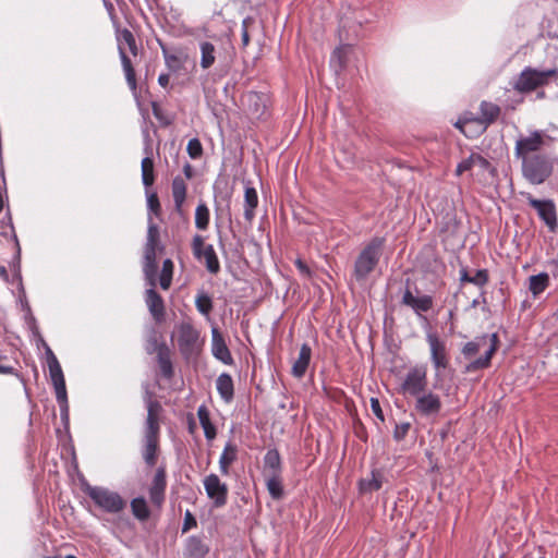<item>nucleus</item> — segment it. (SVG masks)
<instances>
[{"instance_id": "1", "label": "nucleus", "mask_w": 558, "mask_h": 558, "mask_svg": "<svg viewBox=\"0 0 558 558\" xmlns=\"http://www.w3.org/2000/svg\"><path fill=\"white\" fill-rule=\"evenodd\" d=\"M499 345L497 333L484 335L472 341L466 342L462 348V354L465 359H472L475 354L483 352L478 359L471 361L465 366V372L472 373L485 369L490 365V361Z\"/></svg>"}, {"instance_id": "2", "label": "nucleus", "mask_w": 558, "mask_h": 558, "mask_svg": "<svg viewBox=\"0 0 558 558\" xmlns=\"http://www.w3.org/2000/svg\"><path fill=\"white\" fill-rule=\"evenodd\" d=\"M161 407L157 401L147 402V418L145 429V445L143 458L147 465L153 466L157 460L159 422L158 414Z\"/></svg>"}, {"instance_id": "3", "label": "nucleus", "mask_w": 558, "mask_h": 558, "mask_svg": "<svg viewBox=\"0 0 558 558\" xmlns=\"http://www.w3.org/2000/svg\"><path fill=\"white\" fill-rule=\"evenodd\" d=\"M40 342L45 348L46 360L49 368V376L56 391V398L60 407L61 416L64 420L68 418L69 415V404L64 375L61 365L57 356L50 349V347L45 342L43 338H40Z\"/></svg>"}, {"instance_id": "4", "label": "nucleus", "mask_w": 558, "mask_h": 558, "mask_svg": "<svg viewBox=\"0 0 558 558\" xmlns=\"http://www.w3.org/2000/svg\"><path fill=\"white\" fill-rule=\"evenodd\" d=\"M162 250L159 245V229L156 223L148 217L147 239L144 250L143 271L148 286L157 284V251Z\"/></svg>"}, {"instance_id": "5", "label": "nucleus", "mask_w": 558, "mask_h": 558, "mask_svg": "<svg viewBox=\"0 0 558 558\" xmlns=\"http://www.w3.org/2000/svg\"><path fill=\"white\" fill-rule=\"evenodd\" d=\"M384 242L381 238H374L361 251L354 263L353 276L356 281H365L368 275L375 269L381 255Z\"/></svg>"}, {"instance_id": "6", "label": "nucleus", "mask_w": 558, "mask_h": 558, "mask_svg": "<svg viewBox=\"0 0 558 558\" xmlns=\"http://www.w3.org/2000/svg\"><path fill=\"white\" fill-rule=\"evenodd\" d=\"M521 170L525 180L539 185L553 174L554 167L547 156L535 154L521 160Z\"/></svg>"}, {"instance_id": "7", "label": "nucleus", "mask_w": 558, "mask_h": 558, "mask_svg": "<svg viewBox=\"0 0 558 558\" xmlns=\"http://www.w3.org/2000/svg\"><path fill=\"white\" fill-rule=\"evenodd\" d=\"M549 136L543 130H533L529 134H520L514 145V157L517 159H524L532 157V155L539 154L546 145V140Z\"/></svg>"}, {"instance_id": "8", "label": "nucleus", "mask_w": 558, "mask_h": 558, "mask_svg": "<svg viewBox=\"0 0 558 558\" xmlns=\"http://www.w3.org/2000/svg\"><path fill=\"white\" fill-rule=\"evenodd\" d=\"M87 496L100 509L108 513H118L125 508L124 499L116 492L100 486H87Z\"/></svg>"}, {"instance_id": "9", "label": "nucleus", "mask_w": 558, "mask_h": 558, "mask_svg": "<svg viewBox=\"0 0 558 558\" xmlns=\"http://www.w3.org/2000/svg\"><path fill=\"white\" fill-rule=\"evenodd\" d=\"M555 69L539 71L533 68H525L518 76L514 83V89L520 93H530L535 90L537 87L545 85L548 78L556 74Z\"/></svg>"}, {"instance_id": "10", "label": "nucleus", "mask_w": 558, "mask_h": 558, "mask_svg": "<svg viewBox=\"0 0 558 558\" xmlns=\"http://www.w3.org/2000/svg\"><path fill=\"white\" fill-rule=\"evenodd\" d=\"M427 387V367L424 364H417L411 367L404 376L401 385L403 395L416 397L424 392Z\"/></svg>"}, {"instance_id": "11", "label": "nucleus", "mask_w": 558, "mask_h": 558, "mask_svg": "<svg viewBox=\"0 0 558 558\" xmlns=\"http://www.w3.org/2000/svg\"><path fill=\"white\" fill-rule=\"evenodd\" d=\"M426 341L429 345L430 361L436 371V377H439L441 375V371L446 369L449 365L446 343L433 332L427 333Z\"/></svg>"}, {"instance_id": "12", "label": "nucleus", "mask_w": 558, "mask_h": 558, "mask_svg": "<svg viewBox=\"0 0 558 558\" xmlns=\"http://www.w3.org/2000/svg\"><path fill=\"white\" fill-rule=\"evenodd\" d=\"M193 254L196 258H204L206 268L211 274H217L220 270V264L214 246L205 244L204 238L199 234L194 235L192 241Z\"/></svg>"}, {"instance_id": "13", "label": "nucleus", "mask_w": 558, "mask_h": 558, "mask_svg": "<svg viewBox=\"0 0 558 558\" xmlns=\"http://www.w3.org/2000/svg\"><path fill=\"white\" fill-rule=\"evenodd\" d=\"M203 484L208 498L214 501L216 507H222L227 504L228 486L220 481L217 474L207 475Z\"/></svg>"}, {"instance_id": "14", "label": "nucleus", "mask_w": 558, "mask_h": 558, "mask_svg": "<svg viewBox=\"0 0 558 558\" xmlns=\"http://www.w3.org/2000/svg\"><path fill=\"white\" fill-rule=\"evenodd\" d=\"M198 337V331L190 323L179 325L178 345L183 355L190 356L196 352Z\"/></svg>"}, {"instance_id": "15", "label": "nucleus", "mask_w": 558, "mask_h": 558, "mask_svg": "<svg viewBox=\"0 0 558 558\" xmlns=\"http://www.w3.org/2000/svg\"><path fill=\"white\" fill-rule=\"evenodd\" d=\"M527 202L529 205L537 211L538 217L545 222L549 230L555 231L558 223L554 202L550 199H536L531 195L527 196Z\"/></svg>"}, {"instance_id": "16", "label": "nucleus", "mask_w": 558, "mask_h": 558, "mask_svg": "<svg viewBox=\"0 0 558 558\" xmlns=\"http://www.w3.org/2000/svg\"><path fill=\"white\" fill-rule=\"evenodd\" d=\"M415 410L422 416H436L441 411V399L433 391H424L415 397Z\"/></svg>"}, {"instance_id": "17", "label": "nucleus", "mask_w": 558, "mask_h": 558, "mask_svg": "<svg viewBox=\"0 0 558 558\" xmlns=\"http://www.w3.org/2000/svg\"><path fill=\"white\" fill-rule=\"evenodd\" d=\"M167 487L166 471L163 468L157 469L149 488L150 501L160 507L165 500V492Z\"/></svg>"}, {"instance_id": "18", "label": "nucleus", "mask_w": 558, "mask_h": 558, "mask_svg": "<svg viewBox=\"0 0 558 558\" xmlns=\"http://www.w3.org/2000/svg\"><path fill=\"white\" fill-rule=\"evenodd\" d=\"M145 292V302L149 313L156 322H161L165 317V304L162 298L156 292V286H148Z\"/></svg>"}, {"instance_id": "19", "label": "nucleus", "mask_w": 558, "mask_h": 558, "mask_svg": "<svg viewBox=\"0 0 558 558\" xmlns=\"http://www.w3.org/2000/svg\"><path fill=\"white\" fill-rule=\"evenodd\" d=\"M402 304L411 307L417 315L428 312L433 306V298L430 295L414 296L407 289L402 295Z\"/></svg>"}, {"instance_id": "20", "label": "nucleus", "mask_w": 558, "mask_h": 558, "mask_svg": "<svg viewBox=\"0 0 558 558\" xmlns=\"http://www.w3.org/2000/svg\"><path fill=\"white\" fill-rule=\"evenodd\" d=\"M211 350H213L214 356L216 359H218L219 361H221L222 363H225V364L233 363L232 355H231L223 338L216 329L213 330V349Z\"/></svg>"}, {"instance_id": "21", "label": "nucleus", "mask_w": 558, "mask_h": 558, "mask_svg": "<svg viewBox=\"0 0 558 558\" xmlns=\"http://www.w3.org/2000/svg\"><path fill=\"white\" fill-rule=\"evenodd\" d=\"M312 356V349L307 343L302 344L299 356L292 366V375L295 378H302L308 367L310 361Z\"/></svg>"}, {"instance_id": "22", "label": "nucleus", "mask_w": 558, "mask_h": 558, "mask_svg": "<svg viewBox=\"0 0 558 558\" xmlns=\"http://www.w3.org/2000/svg\"><path fill=\"white\" fill-rule=\"evenodd\" d=\"M208 551L209 547L199 537L190 536L185 544L184 557L205 558Z\"/></svg>"}, {"instance_id": "23", "label": "nucleus", "mask_w": 558, "mask_h": 558, "mask_svg": "<svg viewBox=\"0 0 558 558\" xmlns=\"http://www.w3.org/2000/svg\"><path fill=\"white\" fill-rule=\"evenodd\" d=\"M145 154H146V157L143 158V160H142L141 170H142L143 184L147 189V187L151 186L155 181L154 161L150 157L151 147L148 142L145 145Z\"/></svg>"}, {"instance_id": "24", "label": "nucleus", "mask_w": 558, "mask_h": 558, "mask_svg": "<svg viewBox=\"0 0 558 558\" xmlns=\"http://www.w3.org/2000/svg\"><path fill=\"white\" fill-rule=\"evenodd\" d=\"M258 205V195L253 186H245L244 191V219L252 222L255 218V209Z\"/></svg>"}, {"instance_id": "25", "label": "nucleus", "mask_w": 558, "mask_h": 558, "mask_svg": "<svg viewBox=\"0 0 558 558\" xmlns=\"http://www.w3.org/2000/svg\"><path fill=\"white\" fill-rule=\"evenodd\" d=\"M238 458V447L233 442L229 441L223 448V451L219 458V469L221 474L228 475L230 465Z\"/></svg>"}, {"instance_id": "26", "label": "nucleus", "mask_w": 558, "mask_h": 558, "mask_svg": "<svg viewBox=\"0 0 558 558\" xmlns=\"http://www.w3.org/2000/svg\"><path fill=\"white\" fill-rule=\"evenodd\" d=\"M280 475L281 459L279 452L275 449L268 450L264 457V475Z\"/></svg>"}, {"instance_id": "27", "label": "nucleus", "mask_w": 558, "mask_h": 558, "mask_svg": "<svg viewBox=\"0 0 558 558\" xmlns=\"http://www.w3.org/2000/svg\"><path fill=\"white\" fill-rule=\"evenodd\" d=\"M216 387H217V390H218L220 397L226 402H230L233 399V395H234L233 380L229 374L222 373L221 375H219L216 380Z\"/></svg>"}, {"instance_id": "28", "label": "nucleus", "mask_w": 558, "mask_h": 558, "mask_svg": "<svg viewBox=\"0 0 558 558\" xmlns=\"http://www.w3.org/2000/svg\"><path fill=\"white\" fill-rule=\"evenodd\" d=\"M172 196L178 213L182 211V206L186 197V184L181 177H175L172 180Z\"/></svg>"}, {"instance_id": "29", "label": "nucleus", "mask_w": 558, "mask_h": 558, "mask_svg": "<svg viewBox=\"0 0 558 558\" xmlns=\"http://www.w3.org/2000/svg\"><path fill=\"white\" fill-rule=\"evenodd\" d=\"M480 111V122L484 125V128L493 123L500 114V108L497 105L488 101H483L481 104Z\"/></svg>"}, {"instance_id": "30", "label": "nucleus", "mask_w": 558, "mask_h": 558, "mask_svg": "<svg viewBox=\"0 0 558 558\" xmlns=\"http://www.w3.org/2000/svg\"><path fill=\"white\" fill-rule=\"evenodd\" d=\"M119 48V54L122 63V68L125 74V78L128 82V85L131 89H136V77H135V71L133 69L132 62L130 58L125 53V49L122 47V45H118Z\"/></svg>"}, {"instance_id": "31", "label": "nucleus", "mask_w": 558, "mask_h": 558, "mask_svg": "<svg viewBox=\"0 0 558 558\" xmlns=\"http://www.w3.org/2000/svg\"><path fill=\"white\" fill-rule=\"evenodd\" d=\"M548 286L549 276L546 272H541L529 278V290L534 296L543 293Z\"/></svg>"}, {"instance_id": "32", "label": "nucleus", "mask_w": 558, "mask_h": 558, "mask_svg": "<svg viewBox=\"0 0 558 558\" xmlns=\"http://www.w3.org/2000/svg\"><path fill=\"white\" fill-rule=\"evenodd\" d=\"M160 47H161V50H162V54H163L167 68L170 71H172V72L181 71L183 65H184V62L186 60V56L183 57V56H179V54H175V53H171L167 49V47L165 45H162V44H160Z\"/></svg>"}, {"instance_id": "33", "label": "nucleus", "mask_w": 558, "mask_h": 558, "mask_svg": "<svg viewBox=\"0 0 558 558\" xmlns=\"http://www.w3.org/2000/svg\"><path fill=\"white\" fill-rule=\"evenodd\" d=\"M201 49V66L204 70L209 69L216 60V48L211 43L202 41L199 44Z\"/></svg>"}, {"instance_id": "34", "label": "nucleus", "mask_w": 558, "mask_h": 558, "mask_svg": "<svg viewBox=\"0 0 558 558\" xmlns=\"http://www.w3.org/2000/svg\"><path fill=\"white\" fill-rule=\"evenodd\" d=\"M266 477V486L269 492V495L272 499L279 500L283 496V486H282V478L280 475H267Z\"/></svg>"}, {"instance_id": "35", "label": "nucleus", "mask_w": 558, "mask_h": 558, "mask_svg": "<svg viewBox=\"0 0 558 558\" xmlns=\"http://www.w3.org/2000/svg\"><path fill=\"white\" fill-rule=\"evenodd\" d=\"M384 483V476L379 471H372L369 480H362L360 482V489L362 493H371L379 490Z\"/></svg>"}, {"instance_id": "36", "label": "nucleus", "mask_w": 558, "mask_h": 558, "mask_svg": "<svg viewBox=\"0 0 558 558\" xmlns=\"http://www.w3.org/2000/svg\"><path fill=\"white\" fill-rule=\"evenodd\" d=\"M197 416L204 429L205 437L207 439H213L216 436V428L210 422L209 413L206 407L202 405L198 408Z\"/></svg>"}, {"instance_id": "37", "label": "nucleus", "mask_w": 558, "mask_h": 558, "mask_svg": "<svg viewBox=\"0 0 558 558\" xmlns=\"http://www.w3.org/2000/svg\"><path fill=\"white\" fill-rule=\"evenodd\" d=\"M131 510L133 515L141 521L147 520L150 515L147 502L143 497L134 498L131 501Z\"/></svg>"}, {"instance_id": "38", "label": "nucleus", "mask_w": 558, "mask_h": 558, "mask_svg": "<svg viewBox=\"0 0 558 558\" xmlns=\"http://www.w3.org/2000/svg\"><path fill=\"white\" fill-rule=\"evenodd\" d=\"M173 276V263L171 259L167 258L162 263V269L159 276V284L161 289L168 290L172 282Z\"/></svg>"}, {"instance_id": "39", "label": "nucleus", "mask_w": 558, "mask_h": 558, "mask_svg": "<svg viewBox=\"0 0 558 558\" xmlns=\"http://www.w3.org/2000/svg\"><path fill=\"white\" fill-rule=\"evenodd\" d=\"M209 225V209L205 203L198 204L195 210V226L199 230L207 229Z\"/></svg>"}, {"instance_id": "40", "label": "nucleus", "mask_w": 558, "mask_h": 558, "mask_svg": "<svg viewBox=\"0 0 558 558\" xmlns=\"http://www.w3.org/2000/svg\"><path fill=\"white\" fill-rule=\"evenodd\" d=\"M195 305L201 314L208 315L213 310L211 298L205 292H199L196 295Z\"/></svg>"}, {"instance_id": "41", "label": "nucleus", "mask_w": 558, "mask_h": 558, "mask_svg": "<svg viewBox=\"0 0 558 558\" xmlns=\"http://www.w3.org/2000/svg\"><path fill=\"white\" fill-rule=\"evenodd\" d=\"M118 41H119V45L121 44L123 48H124V45H126L132 54H134V56L137 54V46L135 43L134 35L132 34L131 31H129L126 28L121 31L118 36Z\"/></svg>"}, {"instance_id": "42", "label": "nucleus", "mask_w": 558, "mask_h": 558, "mask_svg": "<svg viewBox=\"0 0 558 558\" xmlns=\"http://www.w3.org/2000/svg\"><path fill=\"white\" fill-rule=\"evenodd\" d=\"M349 47L336 48L330 58V64L336 72L340 71L344 66V56Z\"/></svg>"}, {"instance_id": "43", "label": "nucleus", "mask_w": 558, "mask_h": 558, "mask_svg": "<svg viewBox=\"0 0 558 558\" xmlns=\"http://www.w3.org/2000/svg\"><path fill=\"white\" fill-rule=\"evenodd\" d=\"M476 153H472L468 158L460 161L456 168V175H461L464 172H470L475 169Z\"/></svg>"}, {"instance_id": "44", "label": "nucleus", "mask_w": 558, "mask_h": 558, "mask_svg": "<svg viewBox=\"0 0 558 558\" xmlns=\"http://www.w3.org/2000/svg\"><path fill=\"white\" fill-rule=\"evenodd\" d=\"M187 154L192 159H197L203 154V147L198 138H192L187 143Z\"/></svg>"}, {"instance_id": "45", "label": "nucleus", "mask_w": 558, "mask_h": 558, "mask_svg": "<svg viewBox=\"0 0 558 558\" xmlns=\"http://www.w3.org/2000/svg\"><path fill=\"white\" fill-rule=\"evenodd\" d=\"M475 169H477L481 174H484L485 172H493L494 170L490 162L477 153L475 157Z\"/></svg>"}, {"instance_id": "46", "label": "nucleus", "mask_w": 558, "mask_h": 558, "mask_svg": "<svg viewBox=\"0 0 558 558\" xmlns=\"http://www.w3.org/2000/svg\"><path fill=\"white\" fill-rule=\"evenodd\" d=\"M147 208L155 215H159L160 203L156 193H147Z\"/></svg>"}, {"instance_id": "47", "label": "nucleus", "mask_w": 558, "mask_h": 558, "mask_svg": "<svg viewBox=\"0 0 558 558\" xmlns=\"http://www.w3.org/2000/svg\"><path fill=\"white\" fill-rule=\"evenodd\" d=\"M252 17H245L242 21V28H241V38H242V45L246 47L250 44V34H248V27L253 24Z\"/></svg>"}, {"instance_id": "48", "label": "nucleus", "mask_w": 558, "mask_h": 558, "mask_svg": "<svg viewBox=\"0 0 558 558\" xmlns=\"http://www.w3.org/2000/svg\"><path fill=\"white\" fill-rule=\"evenodd\" d=\"M488 281V275L485 269H480L475 272L474 276H471L470 283H473L477 287H483Z\"/></svg>"}, {"instance_id": "49", "label": "nucleus", "mask_w": 558, "mask_h": 558, "mask_svg": "<svg viewBox=\"0 0 558 558\" xmlns=\"http://www.w3.org/2000/svg\"><path fill=\"white\" fill-rule=\"evenodd\" d=\"M409 428H410L409 423H402V424L396 425L395 430H393L395 439H397V440L403 439L407 436Z\"/></svg>"}, {"instance_id": "50", "label": "nucleus", "mask_w": 558, "mask_h": 558, "mask_svg": "<svg viewBox=\"0 0 558 558\" xmlns=\"http://www.w3.org/2000/svg\"><path fill=\"white\" fill-rule=\"evenodd\" d=\"M371 409L377 418L384 421V413L381 411L380 403L377 398H371Z\"/></svg>"}, {"instance_id": "51", "label": "nucleus", "mask_w": 558, "mask_h": 558, "mask_svg": "<svg viewBox=\"0 0 558 558\" xmlns=\"http://www.w3.org/2000/svg\"><path fill=\"white\" fill-rule=\"evenodd\" d=\"M193 526H196V520L195 518L192 515V513L187 510L185 512V517H184V522H183V527H182V531L183 532H186L189 531L191 527Z\"/></svg>"}, {"instance_id": "52", "label": "nucleus", "mask_w": 558, "mask_h": 558, "mask_svg": "<svg viewBox=\"0 0 558 558\" xmlns=\"http://www.w3.org/2000/svg\"><path fill=\"white\" fill-rule=\"evenodd\" d=\"M161 369L163 375L170 376L172 373L171 363L168 360L160 359Z\"/></svg>"}, {"instance_id": "53", "label": "nucleus", "mask_w": 558, "mask_h": 558, "mask_svg": "<svg viewBox=\"0 0 558 558\" xmlns=\"http://www.w3.org/2000/svg\"><path fill=\"white\" fill-rule=\"evenodd\" d=\"M295 265L298 267V269L302 272V274H305V275H310V269L308 267L306 266L305 263H303L301 259H298L295 262Z\"/></svg>"}, {"instance_id": "54", "label": "nucleus", "mask_w": 558, "mask_h": 558, "mask_svg": "<svg viewBox=\"0 0 558 558\" xmlns=\"http://www.w3.org/2000/svg\"><path fill=\"white\" fill-rule=\"evenodd\" d=\"M170 76L169 74H160L158 77V83L161 87L166 88L169 84Z\"/></svg>"}, {"instance_id": "55", "label": "nucleus", "mask_w": 558, "mask_h": 558, "mask_svg": "<svg viewBox=\"0 0 558 558\" xmlns=\"http://www.w3.org/2000/svg\"><path fill=\"white\" fill-rule=\"evenodd\" d=\"M460 280L462 282H470L471 281V276L468 274V270L465 268H462L460 270Z\"/></svg>"}, {"instance_id": "56", "label": "nucleus", "mask_w": 558, "mask_h": 558, "mask_svg": "<svg viewBox=\"0 0 558 558\" xmlns=\"http://www.w3.org/2000/svg\"><path fill=\"white\" fill-rule=\"evenodd\" d=\"M183 172H184V174H185V177H186L187 179H191V178H192L193 173H192V167H191V165H190V163H186V165L184 166V168H183Z\"/></svg>"}, {"instance_id": "57", "label": "nucleus", "mask_w": 558, "mask_h": 558, "mask_svg": "<svg viewBox=\"0 0 558 558\" xmlns=\"http://www.w3.org/2000/svg\"><path fill=\"white\" fill-rule=\"evenodd\" d=\"M12 371H13V368H12V367H10V366H3V365H0V373H2V374H9V373H11Z\"/></svg>"}, {"instance_id": "58", "label": "nucleus", "mask_w": 558, "mask_h": 558, "mask_svg": "<svg viewBox=\"0 0 558 558\" xmlns=\"http://www.w3.org/2000/svg\"><path fill=\"white\" fill-rule=\"evenodd\" d=\"M23 306L26 308L27 311V316L29 317L31 322L32 323H35V318L32 316L31 314V307L28 306L27 302H25V304H23Z\"/></svg>"}, {"instance_id": "59", "label": "nucleus", "mask_w": 558, "mask_h": 558, "mask_svg": "<svg viewBox=\"0 0 558 558\" xmlns=\"http://www.w3.org/2000/svg\"><path fill=\"white\" fill-rule=\"evenodd\" d=\"M153 112H154V116H155L158 120H160V119H161V117H160V114H159V109H158V107H157L156 105H154V106H153Z\"/></svg>"}, {"instance_id": "60", "label": "nucleus", "mask_w": 558, "mask_h": 558, "mask_svg": "<svg viewBox=\"0 0 558 558\" xmlns=\"http://www.w3.org/2000/svg\"><path fill=\"white\" fill-rule=\"evenodd\" d=\"M0 276L3 278L8 277V272L4 266H0Z\"/></svg>"}, {"instance_id": "61", "label": "nucleus", "mask_w": 558, "mask_h": 558, "mask_svg": "<svg viewBox=\"0 0 558 558\" xmlns=\"http://www.w3.org/2000/svg\"><path fill=\"white\" fill-rule=\"evenodd\" d=\"M544 97H545V93H544V92H539V93L537 94V98H544Z\"/></svg>"}, {"instance_id": "62", "label": "nucleus", "mask_w": 558, "mask_h": 558, "mask_svg": "<svg viewBox=\"0 0 558 558\" xmlns=\"http://www.w3.org/2000/svg\"><path fill=\"white\" fill-rule=\"evenodd\" d=\"M65 558H76L75 556L69 555Z\"/></svg>"}]
</instances>
